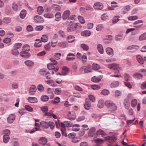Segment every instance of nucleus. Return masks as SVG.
Wrapping results in <instances>:
<instances>
[{
  "mask_svg": "<svg viewBox=\"0 0 146 146\" xmlns=\"http://www.w3.org/2000/svg\"><path fill=\"white\" fill-rule=\"evenodd\" d=\"M79 24L78 23H76V24H73L70 25L67 29V32H70L75 30L77 27L78 25Z\"/></svg>",
  "mask_w": 146,
  "mask_h": 146,
  "instance_id": "nucleus-4",
  "label": "nucleus"
},
{
  "mask_svg": "<svg viewBox=\"0 0 146 146\" xmlns=\"http://www.w3.org/2000/svg\"><path fill=\"white\" fill-rule=\"evenodd\" d=\"M36 91V86L33 85L30 88L29 90V93L31 95H34Z\"/></svg>",
  "mask_w": 146,
  "mask_h": 146,
  "instance_id": "nucleus-8",
  "label": "nucleus"
},
{
  "mask_svg": "<svg viewBox=\"0 0 146 146\" xmlns=\"http://www.w3.org/2000/svg\"><path fill=\"white\" fill-rule=\"evenodd\" d=\"M10 137L9 135H4L3 137V141L5 143H7L9 140Z\"/></svg>",
  "mask_w": 146,
  "mask_h": 146,
  "instance_id": "nucleus-32",
  "label": "nucleus"
},
{
  "mask_svg": "<svg viewBox=\"0 0 146 146\" xmlns=\"http://www.w3.org/2000/svg\"><path fill=\"white\" fill-rule=\"evenodd\" d=\"M70 14V12L69 10H68L65 11L62 15L63 19L66 20L68 19Z\"/></svg>",
  "mask_w": 146,
  "mask_h": 146,
  "instance_id": "nucleus-6",
  "label": "nucleus"
},
{
  "mask_svg": "<svg viewBox=\"0 0 146 146\" xmlns=\"http://www.w3.org/2000/svg\"><path fill=\"white\" fill-rule=\"evenodd\" d=\"M15 116L14 114L10 115L7 118L8 122L10 123H12L13 121L15 120Z\"/></svg>",
  "mask_w": 146,
  "mask_h": 146,
  "instance_id": "nucleus-10",
  "label": "nucleus"
},
{
  "mask_svg": "<svg viewBox=\"0 0 146 146\" xmlns=\"http://www.w3.org/2000/svg\"><path fill=\"white\" fill-rule=\"evenodd\" d=\"M96 129L94 127H92L89 130L88 133V135L89 137H92L96 135Z\"/></svg>",
  "mask_w": 146,
  "mask_h": 146,
  "instance_id": "nucleus-9",
  "label": "nucleus"
},
{
  "mask_svg": "<svg viewBox=\"0 0 146 146\" xmlns=\"http://www.w3.org/2000/svg\"><path fill=\"white\" fill-rule=\"evenodd\" d=\"M91 88L93 90H98L100 88V86L96 85H93L91 86Z\"/></svg>",
  "mask_w": 146,
  "mask_h": 146,
  "instance_id": "nucleus-64",
  "label": "nucleus"
},
{
  "mask_svg": "<svg viewBox=\"0 0 146 146\" xmlns=\"http://www.w3.org/2000/svg\"><path fill=\"white\" fill-rule=\"evenodd\" d=\"M35 21L36 22L40 23L43 21V19L40 16L36 15L34 17Z\"/></svg>",
  "mask_w": 146,
  "mask_h": 146,
  "instance_id": "nucleus-13",
  "label": "nucleus"
},
{
  "mask_svg": "<svg viewBox=\"0 0 146 146\" xmlns=\"http://www.w3.org/2000/svg\"><path fill=\"white\" fill-rule=\"evenodd\" d=\"M137 101L136 99L132 100L131 103L132 106L133 107H135L137 104Z\"/></svg>",
  "mask_w": 146,
  "mask_h": 146,
  "instance_id": "nucleus-58",
  "label": "nucleus"
},
{
  "mask_svg": "<svg viewBox=\"0 0 146 146\" xmlns=\"http://www.w3.org/2000/svg\"><path fill=\"white\" fill-rule=\"evenodd\" d=\"M43 8L42 6H39L37 8V11L38 14L40 15L43 12Z\"/></svg>",
  "mask_w": 146,
  "mask_h": 146,
  "instance_id": "nucleus-44",
  "label": "nucleus"
},
{
  "mask_svg": "<svg viewBox=\"0 0 146 146\" xmlns=\"http://www.w3.org/2000/svg\"><path fill=\"white\" fill-rule=\"evenodd\" d=\"M40 129V128L39 127H35L32 129H30V133H34L35 131H39Z\"/></svg>",
  "mask_w": 146,
  "mask_h": 146,
  "instance_id": "nucleus-63",
  "label": "nucleus"
},
{
  "mask_svg": "<svg viewBox=\"0 0 146 146\" xmlns=\"http://www.w3.org/2000/svg\"><path fill=\"white\" fill-rule=\"evenodd\" d=\"M139 46L136 45H132L127 47V50H136L138 49Z\"/></svg>",
  "mask_w": 146,
  "mask_h": 146,
  "instance_id": "nucleus-26",
  "label": "nucleus"
},
{
  "mask_svg": "<svg viewBox=\"0 0 146 146\" xmlns=\"http://www.w3.org/2000/svg\"><path fill=\"white\" fill-rule=\"evenodd\" d=\"M138 17L136 16H129L128 17V19L129 20L133 21L137 19Z\"/></svg>",
  "mask_w": 146,
  "mask_h": 146,
  "instance_id": "nucleus-57",
  "label": "nucleus"
},
{
  "mask_svg": "<svg viewBox=\"0 0 146 146\" xmlns=\"http://www.w3.org/2000/svg\"><path fill=\"white\" fill-rule=\"evenodd\" d=\"M80 47L85 51L88 50L89 47V46L85 44H80Z\"/></svg>",
  "mask_w": 146,
  "mask_h": 146,
  "instance_id": "nucleus-34",
  "label": "nucleus"
},
{
  "mask_svg": "<svg viewBox=\"0 0 146 146\" xmlns=\"http://www.w3.org/2000/svg\"><path fill=\"white\" fill-rule=\"evenodd\" d=\"M20 54L21 56L26 58L29 57L31 56L30 54L25 51L21 52Z\"/></svg>",
  "mask_w": 146,
  "mask_h": 146,
  "instance_id": "nucleus-11",
  "label": "nucleus"
},
{
  "mask_svg": "<svg viewBox=\"0 0 146 146\" xmlns=\"http://www.w3.org/2000/svg\"><path fill=\"white\" fill-rule=\"evenodd\" d=\"M123 104L125 107L126 109H128L129 108L130 104L129 100L127 99H125L124 100Z\"/></svg>",
  "mask_w": 146,
  "mask_h": 146,
  "instance_id": "nucleus-24",
  "label": "nucleus"
},
{
  "mask_svg": "<svg viewBox=\"0 0 146 146\" xmlns=\"http://www.w3.org/2000/svg\"><path fill=\"white\" fill-rule=\"evenodd\" d=\"M91 67V66L90 65H87L85 67V68H84V72L85 73H88V72H90L91 71L88 69L90 68Z\"/></svg>",
  "mask_w": 146,
  "mask_h": 146,
  "instance_id": "nucleus-49",
  "label": "nucleus"
},
{
  "mask_svg": "<svg viewBox=\"0 0 146 146\" xmlns=\"http://www.w3.org/2000/svg\"><path fill=\"white\" fill-rule=\"evenodd\" d=\"M75 40V37L73 36L70 35L68 36L67 40L69 43H71L73 42Z\"/></svg>",
  "mask_w": 146,
  "mask_h": 146,
  "instance_id": "nucleus-33",
  "label": "nucleus"
},
{
  "mask_svg": "<svg viewBox=\"0 0 146 146\" xmlns=\"http://www.w3.org/2000/svg\"><path fill=\"white\" fill-rule=\"evenodd\" d=\"M46 83L48 84H50V85L53 87H55L57 86V84H55L54 81L51 80H48L46 81Z\"/></svg>",
  "mask_w": 146,
  "mask_h": 146,
  "instance_id": "nucleus-41",
  "label": "nucleus"
},
{
  "mask_svg": "<svg viewBox=\"0 0 146 146\" xmlns=\"http://www.w3.org/2000/svg\"><path fill=\"white\" fill-rule=\"evenodd\" d=\"M97 135H102V137L105 138L107 134L103 130L100 129L98 130L96 132Z\"/></svg>",
  "mask_w": 146,
  "mask_h": 146,
  "instance_id": "nucleus-19",
  "label": "nucleus"
},
{
  "mask_svg": "<svg viewBox=\"0 0 146 146\" xmlns=\"http://www.w3.org/2000/svg\"><path fill=\"white\" fill-rule=\"evenodd\" d=\"M24 63L27 66L30 67L33 66L34 64L33 62L30 60L25 61Z\"/></svg>",
  "mask_w": 146,
  "mask_h": 146,
  "instance_id": "nucleus-20",
  "label": "nucleus"
},
{
  "mask_svg": "<svg viewBox=\"0 0 146 146\" xmlns=\"http://www.w3.org/2000/svg\"><path fill=\"white\" fill-rule=\"evenodd\" d=\"M40 125L45 129H46L48 128V121L47 122L45 121H42L40 122Z\"/></svg>",
  "mask_w": 146,
  "mask_h": 146,
  "instance_id": "nucleus-25",
  "label": "nucleus"
},
{
  "mask_svg": "<svg viewBox=\"0 0 146 146\" xmlns=\"http://www.w3.org/2000/svg\"><path fill=\"white\" fill-rule=\"evenodd\" d=\"M93 7L96 9L103 10V5L102 3L97 2L94 4L93 5Z\"/></svg>",
  "mask_w": 146,
  "mask_h": 146,
  "instance_id": "nucleus-5",
  "label": "nucleus"
},
{
  "mask_svg": "<svg viewBox=\"0 0 146 146\" xmlns=\"http://www.w3.org/2000/svg\"><path fill=\"white\" fill-rule=\"evenodd\" d=\"M47 141V139L46 138L44 137H42L39 139V142L40 144L44 145L46 143Z\"/></svg>",
  "mask_w": 146,
  "mask_h": 146,
  "instance_id": "nucleus-22",
  "label": "nucleus"
},
{
  "mask_svg": "<svg viewBox=\"0 0 146 146\" xmlns=\"http://www.w3.org/2000/svg\"><path fill=\"white\" fill-rule=\"evenodd\" d=\"M111 77H114L117 78H120L121 77V75L119 74L118 70L116 71V72H114V75H111Z\"/></svg>",
  "mask_w": 146,
  "mask_h": 146,
  "instance_id": "nucleus-51",
  "label": "nucleus"
},
{
  "mask_svg": "<svg viewBox=\"0 0 146 146\" xmlns=\"http://www.w3.org/2000/svg\"><path fill=\"white\" fill-rule=\"evenodd\" d=\"M91 106L90 103L89 99L86 98L85 100V103L84 105V108L87 110H88Z\"/></svg>",
  "mask_w": 146,
  "mask_h": 146,
  "instance_id": "nucleus-15",
  "label": "nucleus"
},
{
  "mask_svg": "<svg viewBox=\"0 0 146 146\" xmlns=\"http://www.w3.org/2000/svg\"><path fill=\"white\" fill-rule=\"evenodd\" d=\"M124 80L125 81L128 82L130 79V77L129 75L125 73L124 74Z\"/></svg>",
  "mask_w": 146,
  "mask_h": 146,
  "instance_id": "nucleus-54",
  "label": "nucleus"
},
{
  "mask_svg": "<svg viewBox=\"0 0 146 146\" xmlns=\"http://www.w3.org/2000/svg\"><path fill=\"white\" fill-rule=\"evenodd\" d=\"M119 85V83L118 81H115L112 82L110 84L111 88H113L117 87Z\"/></svg>",
  "mask_w": 146,
  "mask_h": 146,
  "instance_id": "nucleus-38",
  "label": "nucleus"
},
{
  "mask_svg": "<svg viewBox=\"0 0 146 146\" xmlns=\"http://www.w3.org/2000/svg\"><path fill=\"white\" fill-rule=\"evenodd\" d=\"M105 139L110 143H113L117 139V137L115 135L109 136L107 135L105 137Z\"/></svg>",
  "mask_w": 146,
  "mask_h": 146,
  "instance_id": "nucleus-2",
  "label": "nucleus"
},
{
  "mask_svg": "<svg viewBox=\"0 0 146 146\" xmlns=\"http://www.w3.org/2000/svg\"><path fill=\"white\" fill-rule=\"evenodd\" d=\"M52 7L54 10L57 11H60L61 9V7L57 4L52 5Z\"/></svg>",
  "mask_w": 146,
  "mask_h": 146,
  "instance_id": "nucleus-27",
  "label": "nucleus"
},
{
  "mask_svg": "<svg viewBox=\"0 0 146 146\" xmlns=\"http://www.w3.org/2000/svg\"><path fill=\"white\" fill-rule=\"evenodd\" d=\"M38 90L40 92H43L44 89L43 86L41 84L38 85L37 86Z\"/></svg>",
  "mask_w": 146,
  "mask_h": 146,
  "instance_id": "nucleus-48",
  "label": "nucleus"
},
{
  "mask_svg": "<svg viewBox=\"0 0 146 146\" xmlns=\"http://www.w3.org/2000/svg\"><path fill=\"white\" fill-rule=\"evenodd\" d=\"M105 104L108 108H110L112 111H114L117 109L116 106L111 101L107 100L106 101L105 103Z\"/></svg>",
  "mask_w": 146,
  "mask_h": 146,
  "instance_id": "nucleus-1",
  "label": "nucleus"
},
{
  "mask_svg": "<svg viewBox=\"0 0 146 146\" xmlns=\"http://www.w3.org/2000/svg\"><path fill=\"white\" fill-rule=\"evenodd\" d=\"M25 110L27 111L31 112L33 110V109L30 106L28 105H25Z\"/></svg>",
  "mask_w": 146,
  "mask_h": 146,
  "instance_id": "nucleus-52",
  "label": "nucleus"
},
{
  "mask_svg": "<svg viewBox=\"0 0 146 146\" xmlns=\"http://www.w3.org/2000/svg\"><path fill=\"white\" fill-rule=\"evenodd\" d=\"M78 19L80 22L84 24L85 23V20L84 18L81 16H79L78 17Z\"/></svg>",
  "mask_w": 146,
  "mask_h": 146,
  "instance_id": "nucleus-61",
  "label": "nucleus"
},
{
  "mask_svg": "<svg viewBox=\"0 0 146 146\" xmlns=\"http://www.w3.org/2000/svg\"><path fill=\"white\" fill-rule=\"evenodd\" d=\"M61 92V88H56L54 90V93L55 94L58 95Z\"/></svg>",
  "mask_w": 146,
  "mask_h": 146,
  "instance_id": "nucleus-56",
  "label": "nucleus"
},
{
  "mask_svg": "<svg viewBox=\"0 0 146 146\" xmlns=\"http://www.w3.org/2000/svg\"><path fill=\"white\" fill-rule=\"evenodd\" d=\"M91 32L90 31L85 30L82 32L81 35L83 36H89L90 35Z\"/></svg>",
  "mask_w": 146,
  "mask_h": 146,
  "instance_id": "nucleus-23",
  "label": "nucleus"
},
{
  "mask_svg": "<svg viewBox=\"0 0 146 146\" xmlns=\"http://www.w3.org/2000/svg\"><path fill=\"white\" fill-rule=\"evenodd\" d=\"M23 50L27 51H29L30 49V46L27 44H26L23 45Z\"/></svg>",
  "mask_w": 146,
  "mask_h": 146,
  "instance_id": "nucleus-47",
  "label": "nucleus"
},
{
  "mask_svg": "<svg viewBox=\"0 0 146 146\" xmlns=\"http://www.w3.org/2000/svg\"><path fill=\"white\" fill-rule=\"evenodd\" d=\"M49 97L46 95H42L40 97V99L43 102H46L49 100Z\"/></svg>",
  "mask_w": 146,
  "mask_h": 146,
  "instance_id": "nucleus-31",
  "label": "nucleus"
},
{
  "mask_svg": "<svg viewBox=\"0 0 146 146\" xmlns=\"http://www.w3.org/2000/svg\"><path fill=\"white\" fill-rule=\"evenodd\" d=\"M36 41L34 44V46L36 48L40 47L41 45V42L39 39H36L35 40Z\"/></svg>",
  "mask_w": 146,
  "mask_h": 146,
  "instance_id": "nucleus-28",
  "label": "nucleus"
},
{
  "mask_svg": "<svg viewBox=\"0 0 146 146\" xmlns=\"http://www.w3.org/2000/svg\"><path fill=\"white\" fill-rule=\"evenodd\" d=\"M27 100L28 102L31 103L35 104L37 102V99L35 97H29Z\"/></svg>",
  "mask_w": 146,
  "mask_h": 146,
  "instance_id": "nucleus-14",
  "label": "nucleus"
},
{
  "mask_svg": "<svg viewBox=\"0 0 146 146\" xmlns=\"http://www.w3.org/2000/svg\"><path fill=\"white\" fill-rule=\"evenodd\" d=\"M12 54L15 56L19 54V52L18 50L16 49H14L12 50Z\"/></svg>",
  "mask_w": 146,
  "mask_h": 146,
  "instance_id": "nucleus-60",
  "label": "nucleus"
},
{
  "mask_svg": "<svg viewBox=\"0 0 146 146\" xmlns=\"http://www.w3.org/2000/svg\"><path fill=\"white\" fill-rule=\"evenodd\" d=\"M104 101L103 100H100L98 104V108H102L104 106Z\"/></svg>",
  "mask_w": 146,
  "mask_h": 146,
  "instance_id": "nucleus-36",
  "label": "nucleus"
},
{
  "mask_svg": "<svg viewBox=\"0 0 146 146\" xmlns=\"http://www.w3.org/2000/svg\"><path fill=\"white\" fill-rule=\"evenodd\" d=\"M54 64L51 63L48 64L47 65L48 68L50 70H53L56 72H57L59 69L58 66H54Z\"/></svg>",
  "mask_w": 146,
  "mask_h": 146,
  "instance_id": "nucleus-3",
  "label": "nucleus"
},
{
  "mask_svg": "<svg viewBox=\"0 0 146 146\" xmlns=\"http://www.w3.org/2000/svg\"><path fill=\"white\" fill-rule=\"evenodd\" d=\"M66 58V60L68 61L72 60L75 59V56L74 54L69 53L67 55Z\"/></svg>",
  "mask_w": 146,
  "mask_h": 146,
  "instance_id": "nucleus-12",
  "label": "nucleus"
},
{
  "mask_svg": "<svg viewBox=\"0 0 146 146\" xmlns=\"http://www.w3.org/2000/svg\"><path fill=\"white\" fill-rule=\"evenodd\" d=\"M44 17L46 18L51 19L54 17V15L51 13H46L44 14Z\"/></svg>",
  "mask_w": 146,
  "mask_h": 146,
  "instance_id": "nucleus-46",
  "label": "nucleus"
},
{
  "mask_svg": "<svg viewBox=\"0 0 146 146\" xmlns=\"http://www.w3.org/2000/svg\"><path fill=\"white\" fill-rule=\"evenodd\" d=\"M76 136L75 134L73 133H70L68 135V137L71 139L75 138Z\"/></svg>",
  "mask_w": 146,
  "mask_h": 146,
  "instance_id": "nucleus-62",
  "label": "nucleus"
},
{
  "mask_svg": "<svg viewBox=\"0 0 146 146\" xmlns=\"http://www.w3.org/2000/svg\"><path fill=\"white\" fill-rule=\"evenodd\" d=\"M27 12L26 10H22L20 14V17L22 19H24L25 17Z\"/></svg>",
  "mask_w": 146,
  "mask_h": 146,
  "instance_id": "nucleus-29",
  "label": "nucleus"
},
{
  "mask_svg": "<svg viewBox=\"0 0 146 146\" xmlns=\"http://www.w3.org/2000/svg\"><path fill=\"white\" fill-rule=\"evenodd\" d=\"M125 38V36H124L123 34H120L117 35L115 38L116 40L120 41L123 40Z\"/></svg>",
  "mask_w": 146,
  "mask_h": 146,
  "instance_id": "nucleus-17",
  "label": "nucleus"
},
{
  "mask_svg": "<svg viewBox=\"0 0 146 146\" xmlns=\"http://www.w3.org/2000/svg\"><path fill=\"white\" fill-rule=\"evenodd\" d=\"M66 43L64 42H61L58 43V46L62 48H64L66 46Z\"/></svg>",
  "mask_w": 146,
  "mask_h": 146,
  "instance_id": "nucleus-53",
  "label": "nucleus"
},
{
  "mask_svg": "<svg viewBox=\"0 0 146 146\" xmlns=\"http://www.w3.org/2000/svg\"><path fill=\"white\" fill-rule=\"evenodd\" d=\"M60 35L63 38H64L66 37V35L64 32L62 30H60L58 32Z\"/></svg>",
  "mask_w": 146,
  "mask_h": 146,
  "instance_id": "nucleus-55",
  "label": "nucleus"
},
{
  "mask_svg": "<svg viewBox=\"0 0 146 146\" xmlns=\"http://www.w3.org/2000/svg\"><path fill=\"white\" fill-rule=\"evenodd\" d=\"M133 77L135 79H140L143 77V75L140 73H136L133 75Z\"/></svg>",
  "mask_w": 146,
  "mask_h": 146,
  "instance_id": "nucleus-30",
  "label": "nucleus"
},
{
  "mask_svg": "<svg viewBox=\"0 0 146 146\" xmlns=\"http://www.w3.org/2000/svg\"><path fill=\"white\" fill-rule=\"evenodd\" d=\"M68 117L70 120H74L76 118L75 113L73 111L69 112L68 114Z\"/></svg>",
  "mask_w": 146,
  "mask_h": 146,
  "instance_id": "nucleus-7",
  "label": "nucleus"
},
{
  "mask_svg": "<svg viewBox=\"0 0 146 146\" xmlns=\"http://www.w3.org/2000/svg\"><path fill=\"white\" fill-rule=\"evenodd\" d=\"M91 80L94 82H98L101 80V78L97 77L96 76H94L92 78Z\"/></svg>",
  "mask_w": 146,
  "mask_h": 146,
  "instance_id": "nucleus-40",
  "label": "nucleus"
},
{
  "mask_svg": "<svg viewBox=\"0 0 146 146\" xmlns=\"http://www.w3.org/2000/svg\"><path fill=\"white\" fill-rule=\"evenodd\" d=\"M48 127H49L51 129H53L55 125L54 123L51 121H48Z\"/></svg>",
  "mask_w": 146,
  "mask_h": 146,
  "instance_id": "nucleus-50",
  "label": "nucleus"
},
{
  "mask_svg": "<svg viewBox=\"0 0 146 146\" xmlns=\"http://www.w3.org/2000/svg\"><path fill=\"white\" fill-rule=\"evenodd\" d=\"M146 39V32L141 35L139 36V40H143Z\"/></svg>",
  "mask_w": 146,
  "mask_h": 146,
  "instance_id": "nucleus-39",
  "label": "nucleus"
},
{
  "mask_svg": "<svg viewBox=\"0 0 146 146\" xmlns=\"http://www.w3.org/2000/svg\"><path fill=\"white\" fill-rule=\"evenodd\" d=\"M136 58L138 61L139 63L141 64H143L144 62L142 56L140 55H138L137 56Z\"/></svg>",
  "mask_w": 146,
  "mask_h": 146,
  "instance_id": "nucleus-35",
  "label": "nucleus"
},
{
  "mask_svg": "<svg viewBox=\"0 0 146 146\" xmlns=\"http://www.w3.org/2000/svg\"><path fill=\"white\" fill-rule=\"evenodd\" d=\"M119 67V65L115 63H113L108 65V67L112 70L117 69Z\"/></svg>",
  "mask_w": 146,
  "mask_h": 146,
  "instance_id": "nucleus-21",
  "label": "nucleus"
},
{
  "mask_svg": "<svg viewBox=\"0 0 146 146\" xmlns=\"http://www.w3.org/2000/svg\"><path fill=\"white\" fill-rule=\"evenodd\" d=\"M41 40L43 42H47L48 40V38L47 35H43L41 38Z\"/></svg>",
  "mask_w": 146,
  "mask_h": 146,
  "instance_id": "nucleus-37",
  "label": "nucleus"
},
{
  "mask_svg": "<svg viewBox=\"0 0 146 146\" xmlns=\"http://www.w3.org/2000/svg\"><path fill=\"white\" fill-rule=\"evenodd\" d=\"M106 52L107 54L111 56L113 55V50L112 48L110 47H108L106 49Z\"/></svg>",
  "mask_w": 146,
  "mask_h": 146,
  "instance_id": "nucleus-16",
  "label": "nucleus"
},
{
  "mask_svg": "<svg viewBox=\"0 0 146 146\" xmlns=\"http://www.w3.org/2000/svg\"><path fill=\"white\" fill-rule=\"evenodd\" d=\"M64 122H66V123H65V125L66 127H70L72 126V124L70 121H65Z\"/></svg>",
  "mask_w": 146,
  "mask_h": 146,
  "instance_id": "nucleus-59",
  "label": "nucleus"
},
{
  "mask_svg": "<svg viewBox=\"0 0 146 146\" xmlns=\"http://www.w3.org/2000/svg\"><path fill=\"white\" fill-rule=\"evenodd\" d=\"M92 67L93 69L97 70L100 69V67L98 64H94L92 65Z\"/></svg>",
  "mask_w": 146,
  "mask_h": 146,
  "instance_id": "nucleus-43",
  "label": "nucleus"
},
{
  "mask_svg": "<svg viewBox=\"0 0 146 146\" xmlns=\"http://www.w3.org/2000/svg\"><path fill=\"white\" fill-rule=\"evenodd\" d=\"M3 22L6 24H8L9 23L11 22V18L8 17H6L4 18L3 19Z\"/></svg>",
  "mask_w": 146,
  "mask_h": 146,
  "instance_id": "nucleus-42",
  "label": "nucleus"
},
{
  "mask_svg": "<svg viewBox=\"0 0 146 146\" xmlns=\"http://www.w3.org/2000/svg\"><path fill=\"white\" fill-rule=\"evenodd\" d=\"M97 49L99 52L101 54H103L104 52V50L102 45L100 44H98L97 46Z\"/></svg>",
  "mask_w": 146,
  "mask_h": 146,
  "instance_id": "nucleus-18",
  "label": "nucleus"
},
{
  "mask_svg": "<svg viewBox=\"0 0 146 146\" xmlns=\"http://www.w3.org/2000/svg\"><path fill=\"white\" fill-rule=\"evenodd\" d=\"M120 17L119 16L117 15L115 16L112 21V23L113 24L116 23L117 22L119 21V19Z\"/></svg>",
  "mask_w": 146,
  "mask_h": 146,
  "instance_id": "nucleus-45",
  "label": "nucleus"
}]
</instances>
